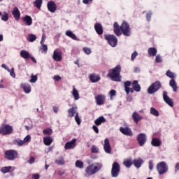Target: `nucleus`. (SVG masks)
<instances>
[{
	"label": "nucleus",
	"mask_w": 179,
	"mask_h": 179,
	"mask_svg": "<svg viewBox=\"0 0 179 179\" xmlns=\"http://www.w3.org/2000/svg\"><path fill=\"white\" fill-rule=\"evenodd\" d=\"M58 110H59L58 107H57V106L53 107V111H54V113H55V114H57L58 113Z\"/></svg>",
	"instance_id": "obj_64"
},
{
	"label": "nucleus",
	"mask_w": 179,
	"mask_h": 179,
	"mask_svg": "<svg viewBox=\"0 0 179 179\" xmlns=\"http://www.w3.org/2000/svg\"><path fill=\"white\" fill-rule=\"evenodd\" d=\"M72 94H73L75 100H79V92H78V90H76V88H75V86H73Z\"/></svg>",
	"instance_id": "obj_34"
},
{
	"label": "nucleus",
	"mask_w": 179,
	"mask_h": 179,
	"mask_svg": "<svg viewBox=\"0 0 179 179\" xmlns=\"http://www.w3.org/2000/svg\"><path fill=\"white\" fill-rule=\"evenodd\" d=\"M106 122V118L103 116H101L94 120V124L96 127H99L101 124Z\"/></svg>",
	"instance_id": "obj_26"
},
{
	"label": "nucleus",
	"mask_w": 179,
	"mask_h": 179,
	"mask_svg": "<svg viewBox=\"0 0 179 179\" xmlns=\"http://www.w3.org/2000/svg\"><path fill=\"white\" fill-rule=\"evenodd\" d=\"M132 118L136 124H138V122L142 120V117H141V115H139V114L136 112L133 113Z\"/></svg>",
	"instance_id": "obj_28"
},
{
	"label": "nucleus",
	"mask_w": 179,
	"mask_h": 179,
	"mask_svg": "<svg viewBox=\"0 0 179 179\" xmlns=\"http://www.w3.org/2000/svg\"><path fill=\"white\" fill-rule=\"evenodd\" d=\"M89 79L92 83H96V82H99L101 78L99 75L92 73L89 76Z\"/></svg>",
	"instance_id": "obj_19"
},
{
	"label": "nucleus",
	"mask_w": 179,
	"mask_h": 179,
	"mask_svg": "<svg viewBox=\"0 0 179 179\" xmlns=\"http://www.w3.org/2000/svg\"><path fill=\"white\" fill-rule=\"evenodd\" d=\"M162 87V83L159 80L153 83L147 90L148 94H153L158 92L159 89Z\"/></svg>",
	"instance_id": "obj_4"
},
{
	"label": "nucleus",
	"mask_w": 179,
	"mask_h": 179,
	"mask_svg": "<svg viewBox=\"0 0 179 179\" xmlns=\"http://www.w3.org/2000/svg\"><path fill=\"white\" fill-rule=\"evenodd\" d=\"M43 135H47V136L52 135V129L49 128L45 129L43 131Z\"/></svg>",
	"instance_id": "obj_44"
},
{
	"label": "nucleus",
	"mask_w": 179,
	"mask_h": 179,
	"mask_svg": "<svg viewBox=\"0 0 179 179\" xmlns=\"http://www.w3.org/2000/svg\"><path fill=\"white\" fill-rule=\"evenodd\" d=\"M66 36L68 37H70V38H72V40H78V37H76V35L72 32V31H66Z\"/></svg>",
	"instance_id": "obj_32"
},
{
	"label": "nucleus",
	"mask_w": 179,
	"mask_h": 179,
	"mask_svg": "<svg viewBox=\"0 0 179 179\" xmlns=\"http://www.w3.org/2000/svg\"><path fill=\"white\" fill-rule=\"evenodd\" d=\"M32 179H40V174L38 173L32 174Z\"/></svg>",
	"instance_id": "obj_58"
},
{
	"label": "nucleus",
	"mask_w": 179,
	"mask_h": 179,
	"mask_svg": "<svg viewBox=\"0 0 179 179\" xmlns=\"http://www.w3.org/2000/svg\"><path fill=\"white\" fill-rule=\"evenodd\" d=\"M147 141L148 137L146 136V134L145 133H140L137 136V142L139 146H144Z\"/></svg>",
	"instance_id": "obj_11"
},
{
	"label": "nucleus",
	"mask_w": 179,
	"mask_h": 179,
	"mask_svg": "<svg viewBox=\"0 0 179 179\" xmlns=\"http://www.w3.org/2000/svg\"><path fill=\"white\" fill-rule=\"evenodd\" d=\"M169 86H171V87H172L173 92H177V83H176V80L171 79L169 82Z\"/></svg>",
	"instance_id": "obj_31"
},
{
	"label": "nucleus",
	"mask_w": 179,
	"mask_h": 179,
	"mask_svg": "<svg viewBox=\"0 0 179 179\" xmlns=\"http://www.w3.org/2000/svg\"><path fill=\"white\" fill-rule=\"evenodd\" d=\"M93 0H83V3H85V5H87L89 2H92Z\"/></svg>",
	"instance_id": "obj_63"
},
{
	"label": "nucleus",
	"mask_w": 179,
	"mask_h": 179,
	"mask_svg": "<svg viewBox=\"0 0 179 179\" xmlns=\"http://www.w3.org/2000/svg\"><path fill=\"white\" fill-rule=\"evenodd\" d=\"M104 37L105 40H107L108 44H110L111 47H116L117 44H118V39L115 36L106 34L104 35Z\"/></svg>",
	"instance_id": "obj_10"
},
{
	"label": "nucleus",
	"mask_w": 179,
	"mask_h": 179,
	"mask_svg": "<svg viewBox=\"0 0 179 179\" xmlns=\"http://www.w3.org/2000/svg\"><path fill=\"white\" fill-rule=\"evenodd\" d=\"M45 42V34H43L42 38L41 41V44H44Z\"/></svg>",
	"instance_id": "obj_60"
},
{
	"label": "nucleus",
	"mask_w": 179,
	"mask_h": 179,
	"mask_svg": "<svg viewBox=\"0 0 179 179\" xmlns=\"http://www.w3.org/2000/svg\"><path fill=\"white\" fill-rule=\"evenodd\" d=\"M92 129L94 131L96 134H99V127H97V126L94 125L92 127Z\"/></svg>",
	"instance_id": "obj_59"
},
{
	"label": "nucleus",
	"mask_w": 179,
	"mask_h": 179,
	"mask_svg": "<svg viewBox=\"0 0 179 179\" xmlns=\"http://www.w3.org/2000/svg\"><path fill=\"white\" fill-rule=\"evenodd\" d=\"M75 148H76V138H73L71 141L66 143L64 145L66 150L75 149Z\"/></svg>",
	"instance_id": "obj_15"
},
{
	"label": "nucleus",
	"mask_w": 179,
	"mask_h": 179,
	"mask_svg": "<svg viewBox=\"0 0 179 179\" xmlns=\"http://www.w3.org/2000/svg\"><path fill=\"white\" fill-rule=\"evenodd\" d=\"M27 40L30 43H33L37 40V36L33 34H30L27 36Z\"/></svg>",
	"instance_id": "obj_35"
},
{
	"label": "nucleus",
	"mask_w": 179,
	"mask_h": 179,
	"mask_svg": "<svg viewBox=\"0 0 179 179\" xmlns=\"http://www.w3.org/2000/svg\"><path fill=\"white\" fill-rule=\"evenodd\" d=\"M148 53L150 57H156L157 55V49L156 48H150L148 50Z\"/></svg>",
	"instance_id": "obj_25"
},
{
	"label": "nucleus",
	"mask_w": 179,
	"mask_h": 179,
	"mask_svg": "<svg viewBox=\"0 0 179 179\" xmlns=\"http://www.w3.org/2000/svg\"><path fill=\"white\" fill-rule=\"evenodd\" d=\"M83 162L80 160H77L76 162V167H78V169H83Z\"/></svg>",
	"instance_id": "obj_45"
},
{
	"label": "nucleus",
	"mask_w": 179,
	"mask_h": 179,
	"mask_svg": "<svg viewBox=\"0 0 179 179\" xmlns=\"http://www.w3.org/2000/svg\"><path fill=\"white\" fill-rule=\"evenodd\" d=\"M124 166H125V167H127V169H129V167H131V166H132L134 164L132 160L131 159H127L125 161H124L123 162Z\"/></svg>",
	"instance_id": "obj_38"
},
{
	"label": "nucleus",
	"mask_w": 179,
	"mask_h": 179,
	"mask_svg": "<svg viewBox=\"0 0 179 179\" xmlns=\"http://www.w3.org/2000/svg\"><path fill=\"white\" fill-rule=\"evenodd\" d=\"M21 87L25 93H30L31 92V86L29 84H21Z\"/></svg>",
	"instance_id": "obj_27"
},
{
	"label": "nucleus",
	"mask_w": 179,
	"mask_h": 179,
	"mask_svg": "<svg viewBox=\"0 0 179 179\" xmlns=\"http://www.w3.org/2000/svg\"><path fill=\"white\" fill-rule=\"evenodd\" d=\"M91 152L92 153H99V148L95 145H93L91 148Z\"/></svg>",
	"instance_id": "obj_46"
},
{
	"label": "nucleus",
	"mask_w": 179,
	"mask_h": 179,
	"mask_svg": "<svg viewBox=\"0 0 179 179\" xmlns=\"http://www.w3.org/2000/svg\"><path fill=\"white\" fill-rule=\"evenodd\" d=\"M10 170H12V166H4L1 169V172L6 174V173H10Z\"/></svg>",
	"instance_id": "obj_36"
},
{
	"label": "nucleus",
	"mask_w": 179,
	"mask_h": 179,
	"mask_svg": "<svg viewBox=\"0 0 179 179\" xmlns=\"http://www.w3.org/2000/svg\"><path fill=\"white\" fill-rule=\"evenodd\" d=\"M149 169L150 171L153 170V162L152 161L149 162Z\"/></svg>",
	"instance_id": "obj_61"
},
{
	"label": "nucleus",
	"mask_w": 179,
	"mask_h": 179,
	"mask_svg": "<svg viewBox=\"0 0 179 179\" xmlns=\"http://www.w3.org/2000/svg\"><path fill=\"white\" fill-rule=\"evenodd\" d=\"M53 59L57 62L62 61V52L55 50L53 52Z\"/></svg>",
	"instance_id": "obj_21"
},
{
	"label": "nucleus",
	"mask_w": 179,
	"mask_h": 179,
	"mask_svg": "<svg viewBox=\"0 0 179 179\" xmlns=\"http://www.w3.org/2000/svg\"><path fill=\"white\" fill-rule=\"evenodd\" d=\"M12 15L15 20H19V19H20V10H19L17 7L14 8L12 11Z\"/></svg>",
	"instance_id": "obj_22"
},
{
	"label": "nucleus",
	"mask_w": 179,
	"mask_h": 179,
	"mask_svg": "<svg viewBox=\"0 0 179 179\" xmlns=\"http://www.w3.org/2000/svg\"><path fill=\"white\" fill-rule=\"evenodd\" d=\"M75 121H76V122H77L78 125H80V122H82L80 121V117H79L78 113H77L75 116Z\"/></svg>",
	"instance_id": "obj_47"
},
{
	"label": "nucleus",
	"mask_w": 179,
	"mask_h": 179,
	"mask_svg": "<svg viewBox=\"0 0 179 179\" xmlns=\"http://www.w3.org/2000/svg\"><path fill=\"white\" fill-rule=\"evenodd\" d=\"M20 55L24 59H29V58H30V54L26 50H22L20 52Z\"/></svg>",
	"instance_id": "obj_33"
},
{
	"label": "nucleus",
	"mask_w": 179,
	"mask_h": 179,
	"mask_svg": "<svg viewBox=\"0 0 179 179\" xmlns=\"http://www.w3.org/2000/svg\"><path fill=\"white\" fill-rule=\"evenodd\" d=\"M152 11H149L147 14H146V19L148 20V22H150L151 19H152Z\"/></svg>",
	"instance_id": "obj_51"
},
{
	"label": "nucleus",
	"mask_w": 179,
	"mask_h": 179,
	"mask_svg": "<svg viewBox=\"0 0 179 179\" xmlns=\"http://www.w3.org/2000/svg\"><path fill=\"white\" fill-rule=\"evenodd\" d=\"M35 160H36V158H34V157H31L28 161V163H29V164H33V163H34Z\"/></svg>",
	"instance_id": "obj_57"
},
{
	"label": "nucleus",
	"mask_w": 179,
	"mask_h": 179,
	"mask_svg": "<svg viewBox=\"0 0 179 179\" xmlns=\"http://www.w3.org/2000/svg\"><path fill=\"white\" fill-rule=\"evenodd\" d=\"M120 131L121 133L123 134V135H125L126 136H134V133L132 132V130L129 127H121L120 128Z\"/></svg>",
	"instance_id": "obj_13"
},
{
	"label": "nucleus",
	"mask_w": 179,
	"mask_h": 179,
	"mask_svg": "<svg viewBox=\"0 0 179 179\" xmlns=\"http://www.w3.org/2000/svg\"><path fill=\"white\" fill-rule=\"evenodd\" d=\"M143 164V160L142 159L139 158L138 159H134L133 161V164L136 167L137 169H139Z\"/></svg>",
	"instance_id": "obj_29"
},
{
	"label": "nucleus",
	"mask_w": 179,
	"mask_h": 179,
	"mask_svg": "<svg viewBox=\"0 0 179 179\" xmlns=\"http://www.w3.org/2000/svg\"><path fill=\"white\" fill-rule=\"evenodd\" d=\"M23 141L24 143H27V142H30V141H31V136H30V135H27Z\"/></svg>",
	"instance_id": "obj_52"
},
{
	"label": "nucleus",
	"mask_w": 179,
	"mask_h": 179,
	"mask_svg": "<svg viewBox=\"0 0 179 179\" xmlns=\"http://www.w3.org/2000/svg\"><path fill=\"white\" fill-rule=\"evenodd\" d=\"M40 50L42 51V52H44L45 54H47V52L48 51V47L45 44H41V47L40 48Z\"/></svg>",
	"instance_id": "obj_43"
},
{
	"label": "nucleus",
	"mask_w": 179,
	"mask_h": 179,
	"mask_svg": "<svg viewBox=\"0 0 179 179\" xmlns=\"http://www.w3.org/2000/svg\"><path fill=\"white\" fill-rule=\"evenodd\" d=\"M1 20H3V22H8V20H9V14L6 13V11L3 13V15H1Z\"/></svg>",
	"instance_id": "obj_39"
},
{
	"label": "nucleus",
	"mask_w": 179,
	"mask_h": 179,
	"mask_svg": "<svg viewBox=\"0 0 179 179\" xmlns=\"http://www.w3.org/2000/svg\"><path fill=\"white\" fill-rule=\"evenodd\" d=\"M95 101L97 106H103L106 103V95L98 94L95 96Z\"/></svg>",
	"instance_id": "obj_12"
},
{
	"label": "nucleus",
	"mask_w": 179,
	"mask_h": 179,
	"mask_svg": "<svg viewBox=\"0 0 179 179\" xmlns=\"http://www.w3.org/2000/svg\"><path fill=\"white\" fill-rule=\"evenodd\" d=\"M124 92L128 95L129 93H134V92H141V85L138 83V80L125 81L124 83Z\"/></svg>",
	"instance_id": "obj_2"
},
{
	"label": "nucleus",
	"mask_w": 179,
	"mask_h": 179,
	"mask_svg": "<svg viewBox=\"0 0 179 179\" xmlns=\"http://www.w3.org/2000/svg\"><path fill=\"white\" fill-rule=\"evenodd\" d=\"M150 114H152V115H155V117H159V111L153 107L150 108Z\"/></svg>",
	"instance_id": "obj_40"
},
{
	"label": "nucleus",
	"mask_w": 179,
	"mask_h": 179,
	"mask_svg": "<svg viewBox=\"0 0 179 179\" xmlns=\"http://www.w3.org/2000/svg\"><path fill=\"white\" fill-rule=\"evenodd\" d=\"M94 27L96 34L99 36H101L103 34L104 30L103 29V25H101V23H96Z\"/></svg>",
	"instance_id": "obj_16"
},
{
	"label": "nucleus",
	"mask_w": 179,
	"mask_h": 179,
	"mask_svg": "<svg viewBox=\"0 0 179 179\" xmlns=\"http://www.w3.org/2000/svg\"><path fill=\"white\" fill-rule=\"evenodd\" d=\"M109 94H110V97H114V96H115V94H117V91H115V90H112L110 91Z\"/></svg>",
	"instance_id": "obj_55"
},
{
	"label": "nucleus",
	"mask_w": 179,
	"mask_h": 179,
	"mask_svg": "<svg viewBox=\"0 0 179 179\" xmlns=\"http://www.w3.org/2000/svg\"><path fill=\"white\" fill-rule=\"evenodd\" d=\"M155 62H157L158 64L160 62H163V59H162V56H160V55H158L156 56Z\"/></svg>",
	"instance_id": "obj_49"
},
{
	"label": "nucleus",
	"mask_w": 179,
	"mask_h": 179,
	"mask_svg": "<svg viewBox=\"0 0 179 179\" xmlns=\"http://www.w3.org/2000/svg\"><path fill=\"white\" fill-rule=\"evenodd\" d=\"M83 51L87 55L92 54V50L89 48H83Z\"/></svg>",
	"instance_id": "obj_50"
},
{
	"label": "nucleus",
	"mask_w": 179,
	"mask_h": 179,
	"mask_svg": "<svg viewBox=\"0 0 179 179\" xmlns=\"http://www.w3.org/2000/svg\"><path fill=\"white\" fill-rule=\"evenodd\" d=\"M34 5L37 9H41V5H43V0H36L34 2Z\"/></svg>",
	"instance_id": "obj_37"
},
{
	"label": "nucleus",
	"mask_w": 179,
	"mask_h": 179,
	"mask_svg": "<svg viewBox=\"0 0 179 179\" xmlns=\"http://www.w3.org/2000/svg\"><path fill=\"white\" fill-rule=\"evenodd\" d=\"M138 57V52L134 51L132 54H131V61H135V58H136Z\"/></svg>",
	"instance_id": "obj_54"
},
{
	"label": "nucleus",
	"mask_w": 179,
	"mask_h": 179,
	"mask_svg": "<svg viewBox=\"0 0 179 179\" xmlns=\"http://www.w3.org/2000/svg\"><path fill=\"white\" fill-rule=\"evenodd\" d=\"M8 72H10V76H12V78H16V74L15 73V69L13 68L11 71H10L9 70Z\"/></svg>",
	"instance_id": "obj_56"
},
{
	"label": "nucleus",
	"mask_w": 179,
	"mask_h": 179,
	"mask_svg": "<svg viewBox=\"0 0 179 179\" xmlns=\"http://www.w3.org/2000/svg\"><path fill=\"white\" fill-rule=\"evenodd\" d=\"M23 21L25 22L27 26H31L33 24V19H31L30 15H25L23 17Z\"/></svg>",
	"instance_id": "obj_23"
},
{
	"label": "nucleus",
	"mask_w": 179,
	"mask_h": 179,
	"mask_svg": "<svg viewBox=\"0 0 179 179\" xmlns=\"http://www.w3.org/2000/svg\"><path fill=\"white\" fill-rule=\"evenodd\" d=\"M55 163L59 164V166H64V164H65V161H64V159H57Z\"/></svg>",
	"instance_id": "obj_48"
},
{
	"label": "nucleus",
	"mask_w": 179,
	"mask_h": 179,
	"mask_svg": "<svg viewBox=\"0 0 179 179\" xmlns=\"http://www.w3.org/2000/svg\"><path fill=\"white\" fill-rule=\"evenodd\" d=\"M54 80H57L58 82L59 80H61V76H54Z\"/></svg>",
	"instance_id": "obj_62"
},
{
	"label": "nucleus",
	"mask_w": 179,
	"mask_h": 179,
	"mask_svg": "<svg viewBox=\"0 0 179 179\" xmlns=\"http://www.w3.org/2000/svg\"><path fill=\"white\" fill-rule=\"evenodd\" d=\"M113 31L117 37H120L122 34H124L126 37H129V36H131V27L127 21H123L120 27V24H118V22H114Z\"/></svg>",
	"instance_id": "obj_1"
},
{
	"label": "nucleus",
	"mask_w": 179,
	"mask_h": 179,
	"mask_svg": "<svg viewBox=\"0 0 179 179\" xmlns=\"http://www.w3.org/2000/svg\"><path fill=\"white\" fill-rule=\"evenodd\" d=\"M100 170H101V166H94V164H91L85 169V173L87 174V176H93L98 171H100Z\"/></svg>",
	"instance_id": "obj_8"
},
{
	"label": "nucleus",
	"mask_w": 179,
	"mask_h": 179,
	"mask_svg": "<svg viewBox=\"0 0 179 179\" xmlns=\"http://www.w3.org/2000/svg\"><path fill=\"white\" fill-rule=\"evenodd\" d=\"M48 9L51 13H54L57 10V4L54 1H49L48 3Z\"/></svg>",
	"instance_id": "obj_17"
},
{
	"label": "nucleus",
	"mask_w": 179,
	"mask_h": 179,
	"mask_svg": "<svg viewBox=\"0 0 179 179\" xmlns=\"http://www.w3.org/2000/svg\"><path fill=\"white\" fill-rule=\"evenodd\" d=\"M121 65H117L115 68L110 69L107 75L113 82H121Z\"/></svg>",
	"instance_id": "obj_3"
},
{
	"label": "nucleus",
	"mask_w": 179,
	"mask_h": 179,
	"mask_svg": "<svg viewBox=\"0 0 179 179\" xmlns=\"http://www.w3.org/2000/svg\"><path fill=\"white\" fill-rule=\"evenodd\" d=\"M163 99L165 103L168 104V106H170V107L174 106V103L173 102V99H170V97L167 96V92L166 91L163 92Z\"/></svg>",
	"instance_id": "obj_14"
},
{
	"label": "nucleus",
	"mask_w": 179,
	"mask_h": 179,
	"mask_svg": "<svg viewBox=\"0 0 179 179\" xmlns=\"http://www.w3.org/2000/svg\"><path fill=\"white\" fill-rule=\"evenodd\" d=\"M103 149L106 153H111V145H110L108 138H106L104 141Z\"/></svg>",
	"instance_id": "obj_18"
},
{
	"label": "nucleus",
	"mask_w": 179,
	"mask_h": 179,
	"mask_svg": "<svg viewBox=\"0 0 179 179\" xmlns=\"http://www.w3.org/2000/svg\"><path fill=\"white\" fill-rule=\"evenodd\" d=\"M156 169L159 176L165 174V173L169 171V166H167V164L164 162H159L156 166Z\"/></svg>",
	"instance_id": "obj_6"
},
{
	"label": "nucleus",
	"mask_w": 179,
	"mask_h": 179,
	"mask_svg": "<svg viewBox=\"0 0 179 179\" xmlns=\"http://www.w3.org/2000/svg\"><path fill=\"white\" fill-rule=\"evenodd\" d=\"M53 139L50 136H45L43 138V143L46 146H50L52 143Z\"/></svg>",
	"instance_id": "obj_30"
},
{
	"label": "nucleus",
	"mask_w": 179,
	"mask_h": 179,
	"mask_svg": "<svg viewBox=\"0 0 179 179\" xmlns=\"http://www.w3.org/2000/svg\"><path fill=\"white\" fill-rule=\"evenodd\" d=\"M0 131H1V135H11V134H13V127L9 124H3L0 127Z\"/></svg>",
	"instance_id": "obj_7"
},
{
	"label": "nucleus",
	"mask_w": 179,
	"mask_h": 179,
	"mask_svg": "<svg viewBox=\"0 0 179 179\" xmlns=\"http://www.w3.org/2000/svg\"><path fill=\"white\" fill-rule=\"evenodd\" d=\"M151 145L155 148H159L162 145V141L157 138H154L152 139Z\"/></svg>",
	"instance_id": "obj_24"
},
{
	"label": "nucleus",
	"mask_w": 179,
	"mask_h": 179,
	"mask_svg": "<svg viewBox=\"0 0 179 179\" xmlns=\"http://www.w3.org/2000/svg\"><path fill=\"white\" fill-rule=\"evenodd\" d=\"M19 154L15 150H8L4 152V157L6 160L13 161L17 159Z\"/></svg>",
	"instance_id": "obj_5"
},
{
	"label": "nucleus",
	"mask_w": 179,
	"mask_h": 179,
	"mask_svg": "<svg viewBox=\"0 0 179 179\" xmlns=\"http://www.w3.org/2000/svg\"><path fill=\"white\" fill-rule=\"evenodd\" d=\"M120 171H121V166L118 162H113L111 169V176L113 178H117L120 176Z\"/></svg>",
	"instance_id": "obj_9"
},
{
	"label": "nucleus",
	"mask_w": 179,
	"mask_h": 179,
	"mask_svg": "<svg viewBox=\"0 0 179 179\" xmlns=\"http://www.w3.org/2000/svg\"><path fill=\"white\" fill-rule=\"evenodd\" d=\"M78 108L73 106L72 108L68 109V117L72 118V117H74L75 114L76 115V113H78Z\"/></svg>",
	"instance_id": "obj_20"
},
{
	"label": "nucleus",
	"mask_w": 179,
	"mask_h": 179,
	"mask_svg": "<svg viewBox=\"0 0 179 179\" xmlns=\"http://www.w3.org/2000/svg\"><path fill=\"white\" fill-rule=\"evenodd\" d=\"M14 144L17 145V146H23L24 145V140L16 139L14 141Z\"/></svg>",
	"instance_id": "obj_42"
},
{
	"label": "nucleus",
	"mask_w": 179,
	"mask_h": 179,
	"mask_svg": "<svg viewBox=\"0 0 179 179\" xmlns=\"http://www.w3.org/2000/svg\"><path fill=\"white\" fill-rule=\"evenodd\" d=\"M30 82L31 83H36L37 82V76H31Z\"/></svg>",
	"instance_id": "obj_53"
},
{
	"label": "nucleus",
	"mask_w": 179,
	"mask_h": 179,
	"mask_svg": "<svg viewBox=\"0 0 179 179\" xmlns=\"http://www.w3.org/2000/svg\"><path fill=\"white\" fill-rule=\"evenodd\" d=\"M166 76H168V78H170L171 79H175L176 78V75L174 74V73L171 72V71L168 70L166 72Z\"/></svg>",
	"instance_id": "obj_41"
}]
</instances>
